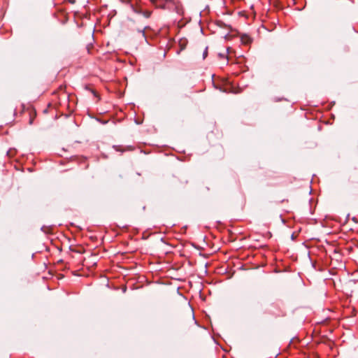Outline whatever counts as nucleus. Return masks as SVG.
Returning <instances> with one entry per match:
<instances>
[{
  "label": "nucleus",
  "mask_w": 358,
  "mask_h": 358,
  "mask_svg": "<svg viewBox=\"0 0 358 358\" xmlns=\"http://www.w3.org/2000/svg\"><path fill=\"white\" fill-rule=\"evenodd\" d=\"M230 37H231V36H230V35H228V34H227V35H225V36H224V38H225L226 39H229Z\"/></svg>",
  "instance_id": "1a4fd4ad"
},
{
  "label": "nucleus",
  "mask_w": 358,
  "mask_h": 358,
  "mask_svg": "<svg viewBox=\"0 0 358 358\" xmlns=\"http://www.w3.org/2000/svg\"><path fill=\"white\" fill-rule=\"evenodd\" d=\"M241 41L244 43V44H248V43L250 42V38L249 36H246V35H243L241 36Z\"/></svg>",
  "instance_id": "20e7f679"
},
{
  "label": "nucleus",
  "mask_w": 358,
  "mask_h": 358,
  "mask_svg": "<svg viewBox=\"0 0 358 358\" xmlns=\"http://www.w3.org/2000/svg\"><path fill=\"white\" fill-rule=\"evenodd\" d=\"M150 1L157 7L160 8L162 9H166V2L169 0H150Z\"/></svg>",
  "instance_id": "f03ea898"
},
{
  "label": "nucleus",
  "mask_w": 358,
  "mask_h": 358,
  "mask_svg": "<svg viewBox=\"0 0 358 358\" xmlns=\"http://www.w3.org/2000/svg\"><path fill=\"white\" fill-rule=\"evenodd\" d=\"M29 115H30L29 124H31L33 123L34 119L36 116V113L34 111H30Z\"/></svg>",
  "instance_id": "39448f33"
},
{
  "label": "nucleus",
  "mask_w": 358,
  "mask_h": 358,
  "mask_svg": "<svg viewBox=\"0 0 358 358\" xmlns=\"http://www.w3.org/2000/svg\"><path fill=\"white\" fill-rule=\"evenodd\" d=\"M145 15L146 17H148L150 15V12L146 11Z\"/></svg>",
  "instance_id": "6e6552de"
},
{
  "label": "nucleus",
  "mask_w": 358,
  "mask_h": 358,
  "mask_svg": "<svg viewBox=\"0 0 358 358\" xmlns=\"http://www.w3.org/2000/svg\"><path fill=\"white\" fill-rule=\"evenodd\" d=\"M91 92L93 93V94L95 96H98V94L96 93V91H94V90H92Z\"/></svg>",
  "instance_id": "0eeeda50"
},
{
  "label": "nucleus",
  "mask_w": 358,
  "mask_h": 358,
  "mask_svg": "<svg viewBox=\"0 0 358 358\" xmlns=\"http://www.w3.org/2000/svg\"><path fill=\"white\" fill-rule=\"evenodd\" d=\"M186 313L187 315L188 320L189 321V318H190L191 321L193 322L194 321V314H193L192 311L190 310L189 307H187V308L186 310Z\"/></svg>",
  "instance_id": "7ed1b4c3"
},
{
  "label": "nucleus",
  "mask_w": 358,
  "mask_h": 358,
  "mask_svg": "<svg viewBox=\"0 0 358 358\" xmlns=\"http://www.w3.org/2000/svg\"><path fill=\"white\" fill-rule=\"evenodd\" d=\"M207 55H208V48H206L203 52V59H205L207 57Z\"/></svg>",
  "instance_id": "423d86ee"
},
{
  "label": "nucleus",
  "mask_w": 358,
  "mask_h": 358,
  "mask_svg": "<svg viewBox=\"0 0 358 358\" xmlns=\"http://www.w3.org/2000/svg\"><path fill=\"white\" fill-rule=\"evenodd\" d=\"M166 9L169 10H174L179 14L181 13L182 10L180 8V4L178 2H175L172 0H169L166 2Z\"/></svg>",
  "instance_id": "f257e3e1"
},
{
  "label": "nucleus",
  "mask_w": 358,
  "mask_h": 358,
  "mask_svg": "<svg viewBox=\"0 0 358 358\" xmlns=\"http://www.w3.org/2000/svg\"><path fill=\"white\" fill-rule=\"evenodd\" d=\"M219 56H220V57H224V55H222V53H220V54H219Z\"/></svg>",
  "instance_id": "9b49d317"
},
{
  "label": "nucleus",
  "mask_w": 358,
  "mask_h": 358,
  "mask_svg": "<svg viewBox=\"0 0 358 358\" xmlns=\"http://www.w3.org/2000/svg\"><path fill=\"white\" fill-rule=\"evenodd\" d=\"M147 29V27H144L143 30L142 31L143 36H145V30Z\"/></svg>",
  "instance_id": "9d476101"
}]
</instances>
